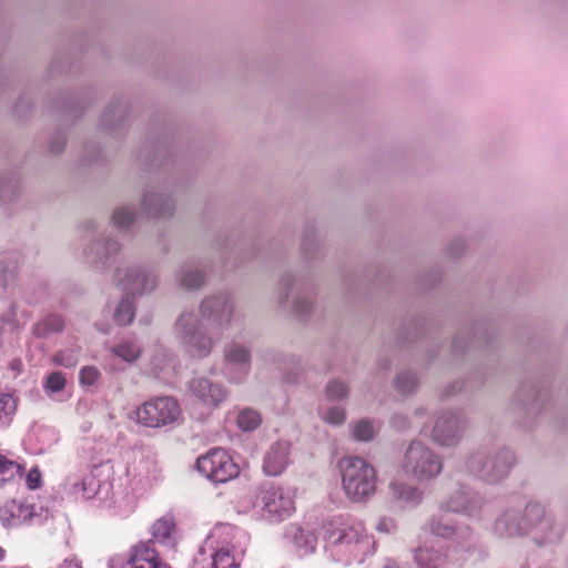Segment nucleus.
Segmentation results:
<instances>
[{
    "mask_svg": "<svg viewBox=\"0 0 568 568\" xmlns=\"http://www.w3.org/2000/svg\"><path fill=\"white\" fill-rule=\"evenodd\" d=\"M236 311V303L226 290H219L205 295L199 304L200 316L193 311H183L174 324V334L187 353L197 358H205L213 352L220 337L214 338L203 326L207 322L215 329L231 326Z\"/></svg>",
    "mask_w": 568,
    "mask_h": 568,
    "instance_id": "nucleus-1",
    "label": "nucleus"
},
{
    "mask_svg": "<svg viewBox=\"0 0 568 568\" xmlns=\"http://www.w3.org/2000/svg\"><path fill=\"white\" fill-rule=\"evenodd\" d=\"M325 547L337 561L364 562L374 552L375 542L358 520L334 519L322 527Z\"/></svg>",
    "mask_w": 568,
    "mask_h": 568,
    "instance_id": "nucleus-2",
    "label": "nucleus"
},
{
    "mask_svg": "<svg viewBox=\"0 0 568 568\" xmlns=\"http://www.w3.org/2000/svg\"><path fill=\"white\" fill-rule=\"evenodd\" d=\"M516 463L514 453L506 447H480L470 452L464 462L465 471L488 484H498Z\"/></svg>",
    "mask_w": 568,
    "mask_h": 568,
    "instance_id": "nucleus-3",
    "label": "nucleus"
},
{
    "mask_svg": "<svg viewBox=\"0 0 568 568\" xmlns=\"http://www.w3.org/2000/svg\"><path fill=\"white\" fill-rule=\"evenodd\" d=\"M342 488L354 503L369 499L376 491L377 475L375 468L361 457H344L338 463Z\"/></svg>",
    "mask_w": 568,
    "mask_h": 568,
    "instance_id": "nucleus-4",
    "label": "nucleus"
},
{
    "mask_svg": "<svg viewBox=\"0 0 568 568\" xmlns=\"http://www.w3.org/2000/svg\"><path fill=\"white\" fill-rule=\"evenodd\" d=\"M403 473L418 483L436 479L443 471L442 457L420 440H413L400 462Z\"/></svg>",
    "mask_w": 568,
    "mask_h": 568,
    "instance_id": "nucleus-5",
    "label": "nucleus"
},
{
    "mask_svg": "<svg viewBox=\"0 0 568 568\" xmlns=\"http://www.w3.org/2000/svg\"><path fill=\"white\" fill-rule=\"evenodd\" d=\"M138 424L151 428H160L179 422L181 408L172 396H160L146 400L134 410Z\"/></svg>",
    "mask_w": 568,
    "mask_h": 568,
    "instance_id": "nucleus-6",
    "label": "nucleus"
},
{
    "mask_svg": "<svg viewBox=\"0 0 568 568\" xmlns=\"http://www.w3.org/2000/svg\"><path fill=\"white\" fill-rule=\"evenodd\" d=\"M113 282L123 294L136 298L156 290L158 274L148 265L135 264L116 268L113 274Z\"/></svg>",
    "mask_w": 568,
    "mask_h": 568,
    "instance_id": "nucleus-7",
    "label": "nucleus"
},
{
    "mask_svg": "<svg viewBox=\"0 0 568 568\" xmlns=\"http://www.w3.org/2000/svg\"><path fill=\"white\" fill-rule=\"evenodd\" d=\"M542 516V505L528 503L523 511L507 509L495 521V532L501 538L521 537L531 531Z\"/></svg>",
    "mask_w": 568,
    "mask_h": 568,
    "instance_id": "nucleus-8",
    "label": "nucleus"
},
{
    "mask_svg": "<svg viewBox=\"0 0 568 568\" xmlns=\"http://www.w3.org/2000/svg\"><path fill=\"white\" fill-rule=\"evenodd\" d=\"M197 470L215 484L226 483L235 478L239 466L234 463L226 450L213 448L196 460Z\"/></svg>",
    "mask_w": 568,
    "mask_h": 568,
    "instance_id": "nucleus-9",
    "label": "nucleus"
},
{
    "mask_svg": "<svg viewBox=\"0 0 568 568\" xmlns=\"http://www.w3.org/2000/svg\"><path fill=\"white\" fill-rule=\"evenodd\" d=\"M252 354L250 348L240 342H230L223 348L222 372L231 384H242L251 372Z\"/></svg>",
    "mask_w": 568,
    "mask_h": 568,
    "instance_id": "nucleus-10",
    "label": "nucleus"
},
{
    "mask_svg": "<svg viewBox=\"0 0 568 568\" xmlns=\"http://www.w3.org/2000/svg\"><path fill=\"white\" fill-rule=\"evenodd\" d=\"M257 498L261 503L262 515L271 521H281L295 510L293 493L283 487H263Z\"/></svg>",
    "mask_w": 568,
    "mask_h": 568,
    "instance_id": "nucleus-11",
    "label": "nucleus"
},
{
    "mask_svg": "<svg viewBox=\"0 0 568 568\" xmlns=\"http://www.w3.org/2000/svg\"><path fill=\"white\" fill-rule=\"evenodd\" d=\"M466 420L460 413L455 410H444L435 419L430 439L442 447H454L462 440Z\"/></svg>",
    "mask_w": 568,
    "mask_h": 568,
    "instance_id": "nucleus-12",
    "label": "nucleus"
},
{
    "mask_svg": "<svg viewBox=\"0 0 568 568\" xmlns=\"http://www.w3.org/2000/svg\"><path fill=\"white\" fill-rule=\"evenodd\" d=\"M187 395L202 407L214 409L225 402L229 390L223 383L199 375L187 383Z\"/></svg>",
    "mask_w": 568,
    "mask_h": 568,
    "instance_id": "nucleus-13",
    "label": "nucleus"
},
{
    "mask_svg": "<svg viewBox=\"0 0 568 568\" xmlns=\"http://www.w3.org/2000/svg\"><path fill=\"white\" fill-rule=\"evenodd\" d=\"M485 498L471 488L460 485L442 503V508L469 518H479Z\"/></svg>",
    "mask_w": 568,
    "mask_h": 568,
    "instance_id": "nucleus-14",
    "label": "nucleus"
},
{
    "mask_svg": "<svg viewBox=\"0 0 568 568\" xmlns=\"http://www.w3.org/2000/svg\"><path fill=\"white\" fill-rule=\"evenodd\" d=\"M121 245L113 239L97 240L84 251V261L92 268L104 272L115 260Z\"/></svg>",
    "mask_w": 568,
    "mask_h": 568,
    "instance_id": "nucleus-15",
    "label": "nucleus"
},
{
    "mask_svg": "<svg viewBox=\"0 0 568 568\" xmlns=\"http://www.w3.org/2000/svg\"><path fill=\"white\" fill-rule=\"evenodd\" d=\"M158 464L155 459L145 453H140L132 465L128 468V474L136 483V489H148L158 477Z\"/></svg>",
    "mask_w": 568,
    "mask_h": 568,
    "instance_id": "nucleus-16",
    "label": "nucleus"
},
{
    "mask_svg": "<svg viewBox=\"0 0 568 568\" xmlns=\"http://www.w3.org/2000/svg\"><path fill=\"white\" fill-rule=\"evenodd\" d=\"M532 539L538 546L558 542L562 536V527L554 516L547 515L542 507L541 518L531 526Z\"/></svg>",
    "mask_w": 568,
    "mask_h": 568,
    "instance_id": "nucleus-17",
    "label": "nucleus"
},
{
    "mask_svg": "<svg viewBox=\"0 0 568 568\" xmlns=\"http://www.w3.org/2000/svg\"><path fill=\"white\" fill-rule=\"evenodd\" d=\"M291 445L278 440L270 446L263 460V470L268 476L281 475L290 463Z\"/></svg>",
    "mask_w": 568,
    "mask_h": 568,
    "instance_id": "nucleus-18",
    "label": "nucleus"
},
{
    "mask_svg": "<svg viewBox=\"0 0 568 568\" xmlns=\"http://www.w3.org/2000/svg\"><path fill=\"white\" fill-rule=\"evenodd\" d=\"M141 205L142 210L150 217L165 219L174 213L173 199L168 194L153 190L145 192Z\"/></svg>",
    "mask_w": 568,
    "mask_h": 568,
    "instance_id": "nucleus-19",
    "label": "nucleus"
},
{
    "mask_svg": "<svg viewBox=\"0 0 568 568\" xmlns=\"http://www.w3.org/2000/svg\"><path fill=\"white\" fill-rule=\"evenodd\" d=\"M175 283L186 292L200 291L206 283L204 271L194 262H185L175 272Z\"/></svg>",
    "mask_w": 568,
    "mask_h": 568,
    "instance_id": "nucleus-20",
    "label": "nucleus"
},
{
    "mask_svg": "<svg viewBox=\"0 0 568 568\" xmlns=\"http://www.w3.org/2000/svg\"><path fill=\"white\" fill-rule=\"evenodd\" d=\"M427 528L435 536L457 542L466 540L470 535L467 526H456L449 518L443 515L433 516L427 524Z\"/></svg>",
    "mask_w": 568,
    "mask_h": 568,
    "instance_id": "nucleus-21",
    "label": "nucleus"
},
{
    "mask_svg": "<svg viewBox=\"0 0 568 568\" xmlns=\"http://www.w3.org/2000/svg\"><path fill=\"white\" fill-rule=\"evenodd\" d=\"M158 568L160 565H165L159 559L158 552L150 546V544H140L135 546L129 559L126 560L123 568H134L141 566V568Z\"/></svg>",
    "mask_w": 568,
    "mask_h": 568,
    "instance_id": "nucleus-22",
    "label": "nucleus"
},
{
    "mask_svg": "<svg viewBox=\"0 0 568 568\" xmlns=\"http://www.w3.org/2000/svg\"><path fill=\"white\" fill-rule=\"evenodd\" d=\"M17 266L7 260L0 261V298L9 301V305L16 303L13 297L17 294Z\"/></svg>",
    "mask_w": 568,
    "mask_h": 568,
    "instance_id": "nucleus-23",
    "label": "nucleus"
},
{
    "mask_svg": "<svg viewBox=\"0 0 568 568\" xmlns=\"http://www.w3.org/2000/svg\"><path fill=\"white\" fill-rule=\"evenodd\" d=\"M244 551L235 547H222L210 556L202 568H240Z\"/></svg>",
    "mask_w": 568,
    "mask_h": 568,
    "instance_id": "nucleus-24",
    "label": "nucleus"
},
{
    "mask_svg": "<svg viewBox=\"0 0 568 568\" xmlns=\"http://www.w3.org/2000/svg\"><path fill=\"white\" fill-rule=\"evenodd\" d=\"M125 119L126 108L120 99H115L106 106L100 124L105 131L113 132L124 124Z\"/></svg>",
    "mask_w": 568,
    "mask_h": 568,
    "instance_id": "nucleus-25",
    "label": "nucleus"
},
{
    "mask_svg": "<svg viewBox=\"0 0 568 568\" xmlns=\"http://www.w3.org/2000/svg\"><path fill=\"white\" fill-rule=\"evenodd\" d=\"M389 489L394 498L410 507H416L424 498V491L422 488L403 481H392L389 484Z\"/></svg>",
    "mask_w": 568,
    "mask_h": 568,
    "instance_id": "nucleus-26",
    "label": "nucleus"
},
{
    "mask_svg": "<svg viewBox=\"0 0 568 568\" xmlns=\"http://www.w3.org/2000/svg\"><path fill=\"white\" fill-rule=\"evenodd\" d=\"M285 538L292 541L303 555L312 554L315 550L316 538L314 535L296 525H290L286 528Z\"/></svg>",
    "mask_w": 568,
    "mask_h": 568,
    "instance_id": "nucleus-27",
    "label": "nucleus"
},
{
    "mask_svg": "<svg viewBox=\"0 0 568 568\" xmlns=\"http://www.w3.org/2000/svg\"><path fill=\"white\" fill-rule=\"evenodd\" d=\"M111 352L123 362L133 364L140 358L142 348L135 339L123 338L111 347Z\"/></svg>",
    "mask_w": 568,
    "mask_h": 568,
    "instance_id": "nucleus-28",
    "label": "nucleus"
},
{
    "mask_svg": "<svg viewBox=\"0 0 568 568\" xmlns=\"http://www.w3.org/2000/svg\"><path fill=\"white\" fill-rule=\"evenodd\" d=\"M64 329V321L58 314H49L34 324L33 334L40 338H47L53 334H59Z\"/></svg>",
    "mask_w": 568,
    "mask_h": 568,
    "instance_id": "nucleus-29",
    "label": "nucleus"
},
{
    "mask_svg": "<svg viewBox=\"0 0 568 568\" xmlns=\"http://www.w3.org/2000/svg\"><path fill=\"white\" fill-rule=\"evenodd\" d=\"M19 196V181L11 172H0V203H13Z\"/></svg>",
    "mask_w": 568,
    "mask_h": 568,
    "instance_id": "nucleus-30",
    "label": "nucleus"
},
{
    "mask_svg": "<svg viewBox=\"0 0 568 568\" xmlns=\"http://www.w3.org/2000/svg\"><path fill=\"white\" fill-rule=\"evenodd\" d=\"M135 297L123 294L115 311L114 322L120 326L130 325L135 317Z\"/></svg>",
    "mask_w": 568,
    "mask_h": 568,
    "instance_id": "nucleus-31",
    "label": "nucleus"
},
{
    "mask_svg": "<svg viewBox=\"0 0 568 568\" xmlns=\"http://www.w3.org/2000/svg\"><path fill=\"white\" fill-rule=\"evenodd\" d=\"M18 399L12 393L0 390V429L10 426L16 415Z\"/></svg>",
    "mask_w": 568,
    "mask_h": 568,
    "instance_id": "nucleus-32",
    "label": "nucleus"
},
{
    "mask_svg": "<svg viewBox=\"0 0 568 568\" xmlns=\"http://www.w3.org/2000/svg\"><path fill=\"white\" fill-rule=\"evenodd\" d=\"M175 523L172 516H163L158 519L152 526V535L154 539L163 545L172 544V534L174 531Z\"/></svg>",
    "mask_w": 568,
    "mask_h": 568,
    "instance_id": "nucleus-33",
    "label": "nucleus"
},
{
    "mask_svg": "<svg viewBox=\"0 0 568 568\" xmlns=\"http://www.w3.org/2000/svg\"><path fill=\"white\" fill-rule=\"evenodd\" d=\"M415 560L418 568H443L445 564V557L438 550L428 548H418Z\"/></svg>",
    "mask_w": 568,
    "mask_h": 568,
    "instance_id": "nucleus-34",
    "label": "nucleus"
},
{
    "mask_svg": "<svg viewBox=\"0 0 568 568\" xmlns=\"http://www.w3.org/2000/svg\"><path fill=\"white\" fill-rule=\"evenodd\" d=\"M30 513L28 511V508L23 507L20 504H17L16 501H11L8 504L4 509L1 510V520L7 526H18L20 525Z\"/></svg>",
    "mask_w": 568,
    "mask_h": 568,
    "instance_id": "nucleus-35",
    "label": "nucleus"
},
{
    "mask_svg": "<svg viewBox=\"0 0 568 568\" xmlns=\"http://www.w3.org/2000/svg\"><path fill=\"white\" fill-rule=\"evenodd\" d=\"M17 329L18 323L16 321V306L10 304L8 313L0 317V348Z\"/></svg>",
    "mask_w": 568,
    "mask_h": 568,
    "instance_id": "nucleus-36",
    "label": "nucleus"
},
{
    "mask_svg": "<svg viewBox=\"0 0 568 568\" xmlns=\"http://www.w3.org/2000/svg\"><path fill=\"white\" fill-rule=\"evenodd\" d=\"M72 491L84 499L92 498L98 490V481L92 475H85L80 480L70 483Z\"/></svg>",
    "mask_w": 568,
    "mask_h": 568,
    "instance_id": "nucleus-37",
    "label": "nucleus"
},
{
    "mask_svg": "<svg viewBox=\"0 0 568 568\" xmlns=\"http://www.w3.org/2000/svg\"><path fill=\"white\" fill-rule=\"evenodd\" d=\"M136 212L133 207L123 205L114 210L112 222L120 230L129 229L136 221Z\"/></svg>",
    "mask_w": 568,
    "mask_h": 568,
    "instance_id": "nucleus-38",
    "label": "nucleus"
},
{
    "mask_svg": "<svg viewBox=\"0 0 568 568\" xmlns=\"http://www.w3.org/2000/svg\"><path fill=\"white\" fill-rule=\"evenodd\" d=\"M352 429L354 438L358 442H369L376 433L374 422L366 418L356 422Z\"/></svg>",
    "mask_w": 568,
    "mask_h": 568,
    "instance_id": "nucleus-39",
    "label": "nucleus"
},
{
    "mask_svg": "<svg viewBox=\"0 0 568 568\" xmlns=\"http://www.w3.org/2000/svg\"><path fill=\"white\" fill-rule=\"evenodd\" d=\"M394 386L403 394H410L417 387V377L410 371H402L396 375Z\"/></svg>",
    "mask_w": 568,
    "mask_h": 568,
    "instance_id": "nucleus-40",
    "label": "nucleus"
},
{
    "mask_svg": "<svg viewBox=\"0 0 568 568\" xmlns=\"http://www.w3.org/2000/svg\"><path fill=\"white\" fill-rule=\"evenodd\" d=\"M21 471V465L0 453V484L14 479Z\"/></svg>",
    "mask_w": 568,
    "mask_h": 568,
    "instance_id": "nucleus-41",
    "label": "nucleus"
},
{
    "mask_svg": "<svg viewBox=\"0 0 568 568\" xmlns=\"http://www.w3.org/2000/svg\"><path fill=\"white\" fill-rule=\"evenodd\" d=\"M260 414L251 408L243 409L237 416V426L244 432H252L261 424Z\"/></svg>",
    "mask_w": 568,
    "mask_h": 568,
    "instance_id": "nucleus-42",
    "label": "nucleus"
},
{
    "mask_svg": "<svg viewBox=\"0 0 568 568\" xmlns=\"http://www.w3.org/2000/svg\"><path fill=\"white\" fill-rule=\"evenodd\" d=\"M79 352L75 347L61 349L53 356V363L67 368L74 367L79 363Z\"/></svg>",
    "mask_w": 568,
    "mask_h": 568,
    "instance_id": "nucleus-43",
    "label": "nucleus"
},
{
    "mask_svg": "<svg viewBox=\"0 0 568 568\" xmlns=\"http://www.w3.org/2000/svg\"><path fill=\"white\" fill-rule=\"evenodd\" d=\"M312 310L313 302L308 297L304 295L295 297L293 303V314L296 318L301 321L307 320L312 314Z\"/></svg>",
    "mask_w": 568,
    "mask_h": 568,
    "instance_id": "nucleus-44",
    "label": "nucleus"
},
{
    "mask_svg": "<svg viewBox=\"0 0 568 568\" xmlns=\"http://www.w3.org/2000/svg\"><path fill=\"white\" fill-rule=\"evenodd\" d=\"M348 395V387L341 381H332L325 388V396L329 400H342Z\"/></svg>",
    "mask_w": 568,
    "mask_h": 568,
    "instance_id": "nucleus-45",
    "label": "nucleus"
},
{
    "mask_svg": "<svg viewBox=\"0 0 568 568\" xmlns=\"http://www.w3.org/2000/svg\"><path fill=\"white\" fill-rule=\"evenodd\" d=\"M321 416L324 422L333 426L342 425L346 419V412L341 406H332L326 412H322Z\"/></svg>",
    "mask_w": 568,
    "mask_h": 568,
    "instance_id": "nucleus-46",
    "label": "nucleus"
},
{
    "mask_svg": "<svg viewBox=\"0 0 568 568\" xmlns=\"http://www.w3.org/2000/svg\"><path fill=\"white\" fill-rule=\"evenodd\" d=\"M65 377L60 372H53L48 375L45 381V389L52 393L61 392L65 386Z\"/></svg>",
    "mask_w": 568,
    "mask_h": 568,
    "instance_id": "nucleus-47",
    "label": "nucleus"
},
{
    "mask_svg": "<svg viewBox=\"0 0 568 568\" xmlns=\"http://www.w3.org/2000/svg\"><path fill=\"white\" fill-rule=\"evenodd\" d=\"M101 374L94 366H84L79 373V379L82 385L91 386L97 383Z\"/></svg>",
    "mask_w": 568,
    "mask_h": 568,
    "instance_id": "nucleus-48",
    "label": "nucleus"
},
{
    "mask_svg": "<svg viewBox=\"0 0 568 568\" xmlns=\"http://www.w3.org/2000/svg\"><path fill=\"white\" fill-rule=\"evenodd\" d=\"M65 146V136L62 133L53 135L49 144V152L53 155L60 154Z\"/></svg>",
    "mask_w": 568,
    "mask_h": 568,
    "instance_id": "nucleus-49",
    "label": "nucleus"
},
{
    "mask_svg": "<svg viewBox=\"0 0 568 568\" xmlns=\"http://www.w3.org/2000/svg\"><path fill=\"white\" fill-rule=\"evenodd\" d=\"M41 483V474L39 469L34 468L27 475V485L30 489H37Z\"/></svg>",
    "mask_w": 568,
    "mask_h": 568,
    "instance_id": "nucleus-50",
    "label": "nucleus"
},
{
    "mask_svg": "<svg viewBox=\"0 0 568 568\" xmlns=\"http://www.w3.org/2000/svg\"><path fill=\"white\" fill-rule=\"evenodd\" d=\"M396 528L395 521L392 518H381L376 525V529L381 532H393Z\"/></svg>",
    "mask_w": 568,
    "mask_h": 568,
    "instance_id": "nucleus-51",
    "label": "nucleus"
},
{
    "mask_svg": "<svg viewBox=\"0 0 568 568\" xmlns=\"http://www.w3.org/2000/svg\"><path fill=\"white\" fill-rule=\"evenodd\" d=\"M465 250V242L463 239H454L449 245V254L454 257L459 256Z\"/></svg>",
    "mask_w": 568,
    "mask_h": 568,
    "instance_id": "nucleus-52",
    "label": "nucleus"
},
{
    "mask_svg": "<svg viewBox=\"0 0 568 568\" xmlns=\"http://www.w3.org/2000/svg\"><path fill=\"white\" fill-rule=\"evenodd\" d=\"M294 278L291 275H286L281 281V287L284 291V296L282 297V303H286L291 288L293 287Z\"/></svg>",
    "mask_w": 568,
    "mask_h": 568,
    "instance_id": "nucleus-53",
    "label": "nucleus"
},
{
    "mask_svg": "<svg viewBox=\"0 0 568 568\" xmlns=\"http://www.w3.org/2000/svg\"><path fill=\"white\" fill-rule=\"evenodd\" d=\"M392 425L399 430H404L408 427V420L404 415H395L392 418Z\"/></svg>",
    "mask_w": 568,
    "mask_h": 568,
    "instance_id": "nucleus-54",
    "label": "nucleus"
},
{
    "mask_svg": "<svg viewBox=\"0 0 568 568\" xmlns=\"http://www.w3.org/2000/svg\"><path fill=\"white\" fill-rule=\"evenodd\" d=\"M91 149H92L93 151H95L94 145H93V144H91V143H90V144H87V145H85V148H84V152H85V154L89 156V162H93V161L98 160V158H99V154H94V155H91V154H90V153H91Z\"/></svg>",
    "mask_w": 568,
    "mask_h": 568,
    "instance_id": "nucleus-55",
    "label": "nucleus"
},
{
    "mask_svg": "<svg viewBox=\"0 0 568 568\" xmlns=\"http://www.w3.org/2000/svg\"><path fill=\"white\" fill-rule=\"evenodd\" d=\"M313 243V239H312V235L308 234V233H305L304 236H303V242H302V246L305 251H307L310 248V246L312 245Z\"/></svg>",
    "mask_w": 568,
    "mask_h": 568,
    "instance_id": "nucleus-56",
    "label": "nucleus"
},
{
    "mask_svg": "<svg viewBox=\"0 0 568 568\" xmlns=\"http://www.w3.org/2000/svg\"><path fill=\"white\" fill-rule=\"evenodd\" d=\"M426 414L425 408L420 407L414 410L415 416H424Z\"/></svg>",
    "mask_w": 568,
    "mask_h": 568,
    "instance_id": "nucleus-57",
    "label": "nucleus"
},
{
    "mask_svg": "<svg viewBox=\"0 0 568 568\" xmlns=\"http://www.w3.org/2000/svg\"><path fill=\"white\" fill-rule=\"evenodd\" d=\"M3 557V550L0 548V560L2 559Z\"/></svg>",
    "mask_w": 568,
    "mask_h": 568,
    "instance_id": "nucleus-58",
    "label": "nucleus"
},
{
    "mask_svg": "<svg viewBox=\"0 0 568 568\" xmlns=\"http://www.w3.org/2000/svg\"><path fill=\"white\" fill-rule=\"evenodd\" d=\"M12 368H17V363H12Z\"/></svg>",
    "mask_w": 568,
    "mask_h": 568,
    "instance_id": "nucleus-59",
    "label": "nucleus"
},
{
    "mask_svg": "<svg viewBox=\"0 0 568 568\" xmlns=\"http://www.w3.org/2000/svg\"><path fill=\"white\" fill-rule=\"evenodd\" d=\"M110 568H114L113 565H111Z\"/></svg>",
    "mask_w": 568,
    "mask_h": 568,
    "instance_id": "nucleus-60",
    "label": "nucleus"
}]
</instances>
